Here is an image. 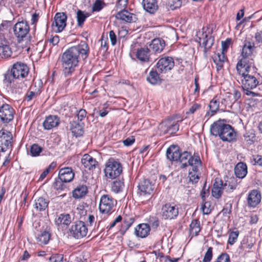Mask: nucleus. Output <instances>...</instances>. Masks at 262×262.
<instances>
[{"mask_svg":"<svg viewBox=\"0 0 262 262\" xmlns=\"http://www.w3.org/2000/svg\"><path fill=\"white\" fill-rule=\"evenodd\" d=\"M89 54V47L85 42L68 49L62 54L61 64L63 72L69 76L75 71L81 58L86 59Z\"/></svg>","mask_w":262,"mask_h":262,"instance_id":"f257e3e1","label":"nucleus"},{"mask_svg":"<svg viewBox=\"0 0 262 262\" xmlns=\"http://www.w3.org/2000/svg\"><path fill=\"white\" fill-rule=\"evenodd\" d=\"M210 132L212 135L219 136L223 141L231 142L236 138V133L233 128L220 120L214 122L210 126Z\"/></svg>","mask_w":262,"mask_h":262,"instance_id":"f03ea898","label":"nucleus"},{"mask_svg":"<svg viewBox=\"0 0 262 262\" xmlns=\"http://www.w3.org/2000/svg\"><path fill=\"white\" fill-rule=\"evenodd\" d=\"M104 171L107 178L114 179L122 173V167L120 163L111 158L106 162Z\"/></svg>","mask_w":262,"mask_h":262,"instance_id":"7ed1b4c3","label":"nucleus"},{"mask_svg":"<svg viewBox=\"0 0 262 262\" xmlns=\"http://www.w3.org/2000/svg\"><path fill=\"white\" fill-rule=\"evenodd\" d=\"M138 187L140 191V199L142 203L146 204L151 198L154 185L149 180L145 179L140 183Z\"/></svg>","mask_w":262,"mask_h":262,"instance_id":"20e7f679","label":"nucleus"},{"mask_svg":"<svg viewBox=\"0 0 262 262\" xmlns=\"http://www.w3.org/2000/svg\"><path fill=\"white\" fill-rule=\"evenodd\" d=\"M181 164V168H184L188 165L191 166L194 170H196L197 167H200L201 165L200 157L198 156L192 157L189 152L184 151L180 153L179 159Z\"/></svg>","mask_w":262,"mask_h":262,"instance_id":"39448f33","label":"nucleus"},{"mask_svg":"<svg viewBox=\"0 0 262 262\" xmlns=\"http://www.w3.org/2000/svg\"><path fill=\"white\" fill-rule=\"evenodd\" d=\"M242 86L245 94L248 96H256L257 94L251 91L255 88L259 83V81L255 75L249 74L243 77L241 79Z\"/></svg>","mask_w":262,"mask_h":262,"instance_id":"423d86ee","label":"nucleus"},{"mask_svg":"<svg viewBox=\"0 0 262 262\" xmlns=\"http://www.w3.org/2000/svg\"><path fill=\"white\" fill-rule=\"evenodd\" d=\"M69 232L73 237L79 239L86 236L88 229L84 222L77 221L73 223L69 229Z\"/></svg>","mask_w":262,"mask_h":262,"instance_id":"0eeeda50","label":"nucleus"},{"mask_svg":"<svg viewBox=\"0 0 262 262\" xmlns=\"http://www.w3.org/2000/svg\"><path fill=\"white\" fill-rule=\"evenodd\" d=\"M117 203L116 201L109 195L101 196L99 203V210L104 214H111L114 211V207Z\"/></svg>","mask_w":262,"mask_h":262,"instance_id":"6e6552de","label":"nucleus"},{"mask_svg":"<svg viewBox=\"0 0 262 262\" xmlns=\"http://www.w3.org/2000/svg\"><path fill=\"white\" fill-rule=\"evenodd\" d=\"M30 31V27L28 22L22 20L17 22L13 27V32L18 40H22L26 37Z\"/></svg>","mask_w":262,"mask_h":262,"instance_id":"1a4fd4ad","label":"nucleus"},{"mask_svg":"<svg viewBox=\"0 0 262 262\" xmlns=\"http://www.w3.org/2000/svg\"><path fill=\"white\" fill-rule=\"evenodd\" d=\"M12 141L11 132L3 129L0 130V151L4 152L9 149L12 150Z\"/></svg>","mask_w":262,"mask_h":262,"instance_id":"9d476101","label":"nucleus"},{"mask_svg":"<svg viewBox=\"0 0 262 262\" xmlns=\"http://www.w3.org/2000/svg\"><path fill=\"white\" fill-rule=\"evenodd\" d=\"M14 110L9 104L0 102V121L3 123H8L14 117Z\"/></svg>","mask_w":262,"mask_h":262,"instance_id":"9b49d317","label":"nucleus"},{"mask_svg":"<svg viewBox=\"0 0 262 262\" xmlns=\"http://www.w3.org/2000/svg\"><path fill=\"white\" fill-rule=\"evenodd\" d=\"M252 64V59L248 60L242 58L236 64V70L238 75L242 76L243 78L247 75L250 74L251 68H254Z\"/></svg>","mask_w":262,"mask_h":262,"instance_id":"f8f14e48","label":"nucleus"},{"mask_svg":"<svg viewBox=\"0 0 262 262\" xmlns=\"http://www.w3.org/2000/svg\"><path fill=\"white\" fill-rule=\"evenodd\" d=\"M174 66L173 59L171 57L165 56L161 58L156 64L158 70L166 73L170 71Z\"/></svg>","mask_w":262,"mask_h":262,"instance_id":"ddd939ff","label":"nucleus"},{"mask_svg":"<svg viewBox=\"0 0 262 262\" xmlns=\"http://www.w3.org/2000/svg\"><path fill=\"white\" fill-rule=\"evenodd\" d=\"M67 16L65 13L58 12L54 16V20L52 24L53 29L56 32H61L67 25Z\"/></svg>","mask_w":262,"mask_h":262,"instance_id":"4468645a","label":"nucleus"},{"mask_svg":"<svg viewBox=\"0 0 262 262\" xmlns=\"http://www.w3.org/2000/svg\"><path fill=\"white\" fill-rule=\"evenodd\" d=\"M178 214V207L176 205L167 203L162 208V216L165 220L173 219Z\"/></svg>","mask_w":262,"mask_h":262,"instance_id":"2eb2a0df","label":"nucleus"},{"mask_svg":"<svg viewBox=\"0 0 262 262\" xmlns=\"http://www.w3.org/2000/svg\"><path fill=\"white\" fill-rule=\"evenodd\" d=\"M11 70L16 75L18 79L24 78L29 73V68L27 66L20 62H17L13 64Z\"/></svg>","mask_w":262,"mask_h":262,"instance_id":"dca6fc26","label":"nucleus"},{"mask_svg":"<svg viewBox=\"0 0 262 262\" xmlns=\"http://www.w3.org/2000/svg\"><path fill=\"white\" fill-rule=\"evenodd\" d=\"M199 43L204 47V52L205 57H207V52L209 51L214 43V38L211 35H208L206 32H203L202 36L199 37Z\"/></svg>","mask_w":262,"mask_h":262,"instance_id":"f3484780","label":"nucleus"},{"mask_svg":"<svg viewBox=\"0 0 262 262\" xmlns=\"http://www.w3.org/2000/svg\"><path fill=\"white\" fill-rule=\"evenodd\" d=\"M73 220V217L69 213H61L55 219V223L59 228H67Z\"/></svg>","mask_w":262,"mask_h":262,"instance_id":"a211bd4d","label":"nucleus"},{"mask_svg":"<svg viewBox=\"0 0 262 262\" xmlns=\"http://www.w3.org/2000/svg\"><path fill=\"white\" fill-rule=\"evenodd\" d=\"M224 185L225 184L222 180L218 178H215L211 191L212 196L217 199L220 198L225 191Z\"/></svg>","mask_w":262,"mask_h":262,"instance_id":"6ab92c4d","label":"nucleus"},{"mask_svg":"<svg viewBox=\"0 0 262 262\" xmlns=\"http://www.w3.org/2000/svg\"><path fill=\"white\" fill-rule=\"evenodd\" d=\"M60 123L59 118L56 115H49L44 120L42 125L45 129L50 130L57 127Z\"/></svg>","mask_w":262,"mask_h":262,"instance_id":"aec40b11","label":"nucleus"},{"mask_svg":"<svg viewBox=\"0 0 262 262\" xmlns=\"http://www.w3.org/2000/svg\"><path fill=\"white\" fill-rule=\"evenodd\" d=\"M84 126L83 122L73 121L70 122L69 129L73 135L76 137L82 136L84 133Z\"/></svg>","mask_w":262,"mask_h":262,"instance_id":"412c9836","label":"nucleus"},{"mask_svg":"<svg viewBox=\"0 0 262 262\" xmlns=\"http://www.w3.org/2000/svg\"><path fill=\"white\" fill-rule=\"evenodd\" d=\"M247 200L249 207H255L260 202V193L257 190L251 191L248 194Z\"/></svg>","mask_w":262,"mask_h":262,"instance_id":"4be33fe9","label":"nucleus"},{"mask_svg":"<svg viewBox=\"0 0 262 262\" xmlns=\"http://www.w3.org/2000/svg\"><path fill=\"white\" fill-rule=\"evenodd\" d=\"M59 179L63 183L72 181L74 177V173L70 167L61 168L58 174Z\"/></svg>","mask_w":262,"mask_h":262,"instance_id":"5701e85b","label":"nucleus"},{"mask_svg":"<svg viewBox=\"0 0 262 262\" xmlns=\"http://www.w3.org/2000/svg\"><path fill=\"white\" fill-rule=\"evenodd\" d=\"M81 162L83 166L89 170H93L98 165L96 159L88 154H84L82 156Z\"/></svg>","mask_w":262,"mask_h":262,"instance_id":"b1692460","label":"nucleus"},{"mask_svg":"<svg viewBox=\"0 0 262 262\" xmlns=\"http://www.w3.org/2000/svg\"><path fill=\"white\" fill-rule=\"evenodd\" d=\"M116 18L127 23L134 22L137 19L136 15L126 10H123L118 12L116 14Z\"/></svg>","mask_w":262,"mask_h":262,"instance_id":"393cba45","label":"nucleus"},{"mask_svg":"<svg viewBox=\"0 0 262 262\" xmlns=\"http://www.w3.org/2000/svg\"><path fill=\"white\" fill-rule=\"evenodd\" d=\"M150 228L148 224H140L135 229V234L138 237L145 238L148 236Z\"/></svg>","mask_w":262,"mask_h":262,"instance_id":"a878e982","label":"nucleus"},{"mask_svg":"<svg viewBox=\"0 0 262 262\" xmlns=\"http://www.w3.org/2000/svg\"><path fill=\"white\" fill-rule=\"evenodd\" d=\"M180 151L179 146L174 145L170 146L166 150V157L171 161H177L180 156Z\"/></svg>","mask_w":262,"mask_h":262,"instance_id":"bb28decb","label":"nucleus"},{"mask_svg":"<svg viewBox=\"0 0 262 262\" xmlns=\"http://www.w3.org/2000/svg\"><path fill=\"white\" fill-rule=\"evenodd\" d=\"M165 43L164 40L161 38L153 39L149 44V48L155 53H160L164 49Z\"/></svg>","mask_w":262,"mask_h":262,"instance_id":"cd10ccee","label":"nucleus"},{"mask_svg":"<svg viewBox=\"0 0 262 262\" xmlns=\"http://www.w3.org/2000/svg\"><path fill=\"white\" fill-rule=\"evenodd\" d=\"M17 80L18 78L11 70L7 71L4 74L3 82L7 86L13 87L14 83Z\"/></svg>","mask_w":262,"mask_h":262,"instance_id":"c85d7f7f","label":"nucleus"},{"mask_svg":"<svg viewBox=\"0 0 262 262\" xmlns=\"http://www.w3.org/2000/svg\"><path fill=\"white\" fill-rule=\"evenodd\" d=\"M144 9L147 12L154 14L158 8L157 0H143Z\"/></svg>","mask_w":262,"mask_h":262,"instance_id":"c756f323","label":"nucleus"},{"mask_svg":"<svg viewBox=\"0 0 262 262\" xmlns=\"http://www.w3.org/2000/svg\"><path fill=\"white\" fill-rule=\"evenodd\" d=\"M247 166L244 162H239L234 168V173L236 178H244L247 174Z\"/></svg>","mask_w":262,"mask_h":262,"instance_id":"7c9ffc66","label":"nucleus"},{"mask_svg":"<svg viewBox=\"0 0 262 262\" xmlns=\"http://www.w3.org/2000/svg\"><path fill=\"white\" fill-rule=\"evenodd\" d=\"M213 60L216 66L217 71L221 70L224 66V63L227 60L225 52L217 53L213 57Z\"/></svg>","mask_w":262,"mask_h":262,"instance_id":"2f4dec72","label":"nucleus"},{"mask_svg":"<svg viewBox=\"0 0 262 262\" xmlns=\"http://www.w3.org/2000/svg\"><path fill=\"white\" fill-rule=\"evenodd\" d=\"M255 49L254 43L250 41H246L242 49V58L248 59L249 57L251 56L253 52Z\"/></svg>","mask_w":262,"mask_h":262,"instance_id":"473e14b6","label":"nucleus"},{"mask_svg":"<svg viewBox=\"0 0 262 262\" xmlns=\"http://www.w3.org/2000/svg\"><path fill=\"white\" fill-rule=\"evenodd\" d=\"M49 201L43 197H39L34 201V207L37 211L46 210L49 205Z\"/></svg>","mask_w":262,"mask_h":262,"instance_id":"72a5a7b5","label":"nucleus"},{"mask_svg":"<svg viewBox=\"0 0 262 262\" xmlns=\"http://www.w3.org/2000/svg\"><path fill=\"white\" fill-rule=\"evenodd\" d=\"M150 50L147 48L138 49L136 53L137 58L141 62H146L149 60Z\"/></svg>","mask_w":262,"mask_h":262,"instance_id":"f704fd0d","label":"nucleus"},{"mask_svg":"<svg viewBox=\"0 0 262 262\" xmlns=\"http://www.w3.org/2000/svg\"><path fill=\"white\" fill-rule=\"evenodd\" d=\"M238 183L236 178L232 177L228 178V179L224 182L225 191L227 193L232 192L236 188Z\"/></svg>","mask_w":262,"mask_h":262,"instance_id":"c9c22d12","label":"nucleus"},{"mask_svg":"<svg viewBox=\"0 0 262 262\" xmlns=\"http://www.w3.org/2000/svg\"><path fill=\"white\" fill-rule=\"evenodd\" d=\"M51 234L50 233L45 230L42 231L38 234L36 237L37 241L38 244L40 245H47L50 239Z\"/></svg>","mask_w":262,"mask_h":262,"instance_id":"e433bc0d","label":"nucleus"},{"mask_svg":"<svg viewBox=\"0 0 262 262\" xmlns=\"http://www.w3.org/2000/svg\"><path fill=\"white\" fill-rule=\"evenodd\" d=\"M220 106V102L217 97H214L210 102L209 108L210 112H208L205 117L207 116H212L215 114L219 110Z\"/></svg>","mask_w":262,"mask_h":262,"instance_id":"4c0bfd02","label":"nucleus"},{"mask_svg":"<svg viewBox=\"0 0 262 262\" xmlns=\"http://www.w3.org/2000/svg\"><path fill=\"white\" fill-rule=\"evenodd\" d=\"M88 192L87 187L84 185H78L73 191V196L75 199H80Z\"/></svg>","mask_w":262,"mask_h":262,"instance_id":"58836bf2","label":"nucleus"},{"mask_svg":"<svg viewBox=\"0 0 262 262\" xmlns=\"http://www.w3.org/2000/svg\"><path fill=\"white\" fill-rule=\"evenodd\" d=\"M147 81L152 85H156L160 83L161 79L159 74L156 71L151 70L150 71L148 76L146 78Z\"/></svg>","mask_w":262,"mask_h":262,"instance_id":"ea45409f","label":"nucleus"},{"mask_svg":"<svg viewBox=\"0 0 262 262\" xmlns=\"http://www.w3.org/2000/svg\"><path fill=\"white\" fill-rule=\"evenodd\" d=\"M168 120V134H175L179 129V120H175L173 119L170 118L167 119Z\"/></svg>","mask_w":262,"mask_h":262,"instance_id":"a19ab883","label":"nucleus"},{"mask_svg":"<svg viewBox=\"0 0 262 262\" xmlns=\"http://www.w3.org/2000/svg\"><path fill=\"white\" fill-rule=\"evenodd\" d=\"M134 222V219L133 217L130 216L124 217L120 229V232L124 234L131 226Z\"/></svg>","mask_w":262,"mask_h":262,"instance_id":"79ce46f5","label":"nucleus"},{"mask_svg":"<svg viewBox=\"0 0 262 262\" xmlns=\"http://www.w3.org/2000/svg\"><path fill=\"white\" fill-rule=\"evenodd\" d=\"M89 16V14L88 12L82 11L78 10L76 13V18L77 21V26L81 27L86 18Z\"/></svg>","mask_w":262,"mask_h":262,"instance_id":"37998d69","label":"nucleus"},{"mask_svg":"<svg viewBox=\"0 0 262 262\" xmlns=\"http://www.w3.org/2000/svg\"><path fill=\"white\" fill-rule=\"evenodd\" d=\"M201 231L199 221L193 220L190 225V233L192 236H196Z\"/></svg>","mask_w":262,"mask_h":262,"instance_id":"c03bdc74","label":"nucleus"},{"mask_svg":"<svg viewBox=\"0 0 262 262\" xmlns=\"http://www.w3.org/2000/svg\"><path fill=\"white\" fill-rule=\"evenodd\" d=\"M124 182L122 180H116L112 184L111 190L115 193L122 191L124 188Z\"/></svg>","mask_w":262,"mask_h":262,"instance_id":"a18cd8bd","label":"nucleus"},{"mask_svg":"<svg viewBox=\"0 0 262 262\" xmlns=\"http://www.w3.org/2000/svg\"><path fill=\"white\" fill-rule=\"evenodd\" d=\"M12 51L8 44L0 47V56L3 58H8L11 56Z\"/></svg>","mask_w":262,"mask_h":262,"instance_id":"49530a36","label":"nucleus"},{"mask_svg":"<svg viewBox=\"0 0 262 262\" xmlns=\"http://www.w3.org/2000/svg\"><path fill=\"white\" fill-rule=\"evenodd\" d=\"M106 6L105 3L102 0H96L95 3L93 4L92 7V12H99L105 6Z\"/></svg>","mask_w":262,"mask_h":262,"instance_id":"de8ad7c7","label":"nucleus"},{"mask_svg":"<svg viewBox=\"0 0 262 262\" xmlns=\"http://www.w3.org/2000/svg\"><path fill=\"white\" fill-rule=\"evenodd\" d=\"M199 167H197L196 170H194L193 167H192V171L189 172V181L191 182L192 183H197L200 179V177L198 173Z\"/></svg>","mask_w":262,"mask_h":262,"instance_id":"09e8293b","label":"nucleus"},{"mask_svg":"<svg viewBox=\"0 0 262 262\" xmlns=\"http://www.w3.org/2000/svg\"><path fill=\"white\" fill-rule=\"evenodd\" d=\"M42 151V148L36 144H33L30 148V154L32 157H36L39 155Z\"/></svg>","mask_w":262,"mask_h":262,"instance_id":"8fccbe9b","label":"nucleus"},{"mask_svg":"<svg viewBox=\"0 0 262 262\" xmlns=\"http://www.w3.org/2000/svg\"><path fill=\"white\" fill-rule=\"evenodd\" d=\"M238 235L239 232L238 231L231 232L229 234L228 244L230 245H233L236 242Z\"/></svg>","mask_w":262,"mask_h":262,"instance_id":"3c124183","label":"nucleus"},{"mask_svg":"<svg viewBox=\"0 0 262 262\" xmlns=\"http://www.w3.org/2000/svg\"><path fill=\"white\" fill-rule=\"evenodd\" d=\"M244 137L245 141L249 145L253 144L255 139V135L252 133H246Z\"/></svg>","mask_w":262,"mask_h":262,"instance_id":"603ef678","label":"nucleus"},{"mask_svg":"<svg viewBox=\"0 0 262 262\" xmlns=\"http://www.w3.org/2000/svg\"><path fill=\"white\" fill-rule=\"evenodd\" d=\"M210 207H211L210 202H206L205 201L204 202L202 201V205L201 207V209L203 211V214H209L211 210Z\"/></svg>","mask_w":262,"mask_h":262,"instance_id":"864d4df0","label":"nucleus"},{"mask_svg":"<svg viewBox=\"0 0 262 262\" xmlns=\"http://www.w3.org/2000/svg\"><path fill=\"white\" fill-rule=\"evenodd\" d=\"M212 250L213 248L212 247H209L207 249L203 259V262H210L213 256Z\"/></svg>","mask_w":262,"mask_h":262,"instance_id":"5fc2aeb1","label":"nucleus"},{"mask_svg":"<svg viewBox=\"0 0 262 262\" xmlns=\"http://www.w3.org/2000/svg\"><path fill=\"white\" fill-rule=\"evenodd\" d=\"M159 129L161 133L165 134L168 133V120H166L162 122L159 126Z\"/></svg>","mask_w":262,"mask_h":262,"instance_id":"6e6d98bb","label":"nucleus"},{"mask_svg":"<svg viewBox=\"0 0 262 262\" xmlns=\"http://www.w3.org/2000/svg\"><path fill=\"white\" fill-rule=\"evenodd\" d=\"M216 262H230V256L226 253H222L217 257Z\"/></svg>","mask_w":262,"mask_h":262,"instance_id":"4d7b16f0","label":"nucleus"},{"mask_svg":"<svg viewBox=\"0 0 262 262\" xmlns=\"http://www.w3.org/2000/svg\"><path fill=\"white\" fill-rule=\"evenodd\" d=\"M181 6L182 0H172L169 3V7L172 10L180 8Z\"/></svg>","mask_w":262,"mask_h":262,"instance_id":"13d9d810","label":"nucleus"},{"mask_svg":"<svg viewBox=\"0 0 262 262\" xmlns=\"http://www.w3.org/2000/svg\"><path fill=\"white\" fill-rule=\"evenodd\" d=\"M63 256L62 254H56L52 255L49 260L50 262H62Z\"/></svg>","mask_w":262,"mask_h":262,"instance_id":"bf43d9fd","label":"nucleus"},{"mask_svg":"<svg viewBox=\"0 0 262 262\" xmlns=\"http://www.w3.org/2000/svg\"><path fill=\"white\" fill-rule=\"evenodd\" d=\"M37 95V93L33 91H28L25 95L24 101L29 102Z\"/></svg>","mask_w":262,"mask_h":262,"instance_id":"052dcab7","label":"nucleus"},{"mask_svg":"<svg viewBox=\"0 0 262 262\" xmlns=\"http://www.w3.org/2000/svg\"><path fill=\"white\" fill-rule=\"evenodd\" d=\"M253 164L258 165L262 167V156L260 155H255L252 156Z\"/></svg>","mask_w":262,"mask_h":262,"instance_id":"680f3d73","label":"nucleus"},{"mask_svg":"<svg viewBox=\"0 0 262 262\" xmlns=\"http://www.w3.org/2000/svg\"><path fill=\"white\" fill-rule=\"evenodd\" d=\"M39 19V14L36 13H34L32 15L31 19V24L33 26V30L35 31L36 27V24Z\"/></svg>","mask_w":262,"mask_h":262,"instance_id":"e2e57ef3","label":"nucleus"},{"mask_svg":"<svg viewBox=\"0 0 262 262\" xmlns=\"http://www.w3.org/2000/svg\"><path fill=\"white\" fill-rule=\"evenodd\" d=\"M148 222L149 224L154 228H156L159 225V220L155 216L149 217Z\"/></svg>","mask_w":262,"mask_h":262,"instance_id":"0e129e2a","label":"nucleus"},{"mask_svg":"<svg viewBox=\"0 0 262 262\" xmlns=\"http://www.w3.org/2000/svg\"><path fill=\"white\" fill-rule=\"evenodd\" d=\"M86 115V112L85 110L80 109L77 114L78 120L81 122V121L85 118Z\"/></svg>","mask_w":262,"mask_h":262,"instance_id":"69168bd1","label":"nucleus"},{"mask_svg":"<svg viewBox=\"0 0 262 262\" xmlns=\"http://www.w3.org/2000/svg\"><path fill=\"white\" fill-rule=\"evenodd\" d=\"M231 42V39L227 38L225 41H222V52H226Z\"/></svg>","mask_w":262,"mask_h":262,"instance_id":"338daca9","label":"nucleus"},{"mask_svg":"<svg viewBox=\"0 0 262 262\" xmlns=\"http://www.w3.org/2000/svg\"><path fill=\"white\" fill-rule=\"evenodd\" d=\"M201 108V105L198 103H194L189 108L188 112H187V114H193L197 110H199Z\"/></svg>","mask_w":262,"mask_h":262,"instance_id":"774afa93","label":"nucleus"}]
</instances>
